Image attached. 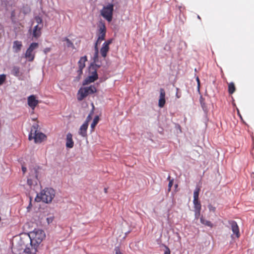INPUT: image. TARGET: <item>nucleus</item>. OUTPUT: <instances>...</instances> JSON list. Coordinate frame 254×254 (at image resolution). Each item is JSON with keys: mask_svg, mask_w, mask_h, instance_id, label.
<instances>
[{"mask_svg": "<svg viewBox=\"0 0 254 254\" xmlns=\"http://www.w3.org/2000/svg\"><path fill=\"white\" fill-rule=\"evenodd\" d=\"M26 168L25 167L22 166V171L23 173L24 174L26 172Z\"/></svg>", "mask_w": 254, "mask_h": 254, "instance_id": "ea45409f", "label": "nucleus"}, {"mask_svg": "<svg viewBox=\"0 0 254 254\" xmlns=\"http://www.w3.org/2000/svg\"><path fill=\"white\" fill-rule=\"evenodd\" d=\"M98 78V74L96 70H94L91 73V75L88 76L84 80L83 84H86L93 82Z\"/></svg>", "mask_w": 254, "mask_h": 254, "instance_id": "9b49d317", "label": "nucleus"}, {"mask_svg": "<svg viewBox=\"0 0 254 254\" xmlns=\"http://www.w3.org/2000/svg\"><path fill=\"white\" fill-rule=\"evenodd\" d=\"M208 208L210 211L214 212L216 210V208L213 206L211 204L208 205Z\"/></svg>", "mask_w": 254, "mask_h": 254, "instance_id": "473e14b6", "label": "nucleus"}, {"mask_svg": "<svg viewBox=\"0 0 254 254\" xmlns=\"http://www.w3.org/2000/svg\"><path fill=\"white\" fill-rule=\"evenodd\" d=\"M55 196V191L52 188H45L40 193L37 194L35 200L37 202L42 201L44 202L49 203L52 202Z\"/></svg>", "mask_w": 254, "mask_h": 254, "instance_id": "7ed1b4c3", "label": "nucleus"}, {"mask_svg": "<svg viewBox=\"0 0 254 254\" xmlns=\"http://www.w3.org/2000/svg\"><path fill=\"white\" fill-rule=\"evenodd\" d=\"M74 145V142L72 140V135L70 133H68L66 138V147L71 148Z\"/></svg>", "mask_w": 254, "mask_h": 254, "instance_id": "dca6fc26", "label": "nucleus"}, {"mask_svg": "<svg viewBox=\"0 0 254 254\" xmlns=\"http://www.w3.org/2000/svg\"><path fill=\"white\" fill-rule=\"evenodd\" d=\"M195 218L198 219L200 215V211H194Z\"/></svg>", "mask_w": 254, "mask_h": 254, "instance_id": "72a5a7b5", "label": "nucleus"}, {"mask_svg": "<svg viewBox=\"0 0 254 254\" xmlns=\"http://www.w3.org/2000/svg\"><path fill=\"white\" fill-rule=\"evenodd\" d=\"M46 235L44 231L40 229H35L30 233L28 237L26 238V242L30 243L31 247L36 248L42 242Z\"/></svg>", "mask_w": 254, "mask_h": 254, "instance_id": "f03ea898", "label": "nucleus"}, {"mask_svg": "<svg viewBox=\"0 0 254 254\" xmlns=\"http://www.w3.org/2000/svg\"><path fill=\"white\" fill-rule=\"evenodd\" d=\"M63 41H65L66 42V46L67 47H70L72 49H74L75 47L73 45V43L67 37H65L63 39Z\"/></svg>", "mask_w": 254, "mask_h": 254, "instance_id": "393cba45", "label": "nucleus"}, {"mask_svg": "<svg viewBox=\"0 0 254 254\" xmlns=\"http://www.w3.org/2000/svg\"><path fill=\"white\" fill-rule=\"evenodd\" d=\"M229 223L231 226V230L237 238H239L240 236L239 226L235 221H230Z\"/></svg>", "mask_w": 254, "mask_h": 254, "instance_id": "ddd939ff", "label": "nucleus"}, {"mask_svg": "<svg viewBox=\"0 0 254 254\" xmlns=\"http://www.w3.org/2000/svg\"><path fill=\"white\" fill-rule=\"evenodd\" d=\"M93 61L95 63H96L98 61V53L95 52L94 57H93Z\"/></svg>", "mask_w": 254, "mask_h": 254, "instance_id": "c756f323", "label": "nucleus"}, {"mask_svg": "<svg viewBox=\"0 0 254 254\" xmlns=\"http://www.w3.org/2000/svg\"><path fill=\"white\" fill-rule=\"evenodd\" d=\"M83 68H78V69L77 70V72L78 73V74L79 75L82 74V70H83Z\"/></svg>", "mask_w": 254, "mask_h": 254, "instance_id": "58836bf2", "label": "nucleus"}, {"mask_svg": "<svg viewBox=\"0 0 254 254\" xmlns=\"http://www.w3.org/2000/svg\"><path fill=\"white\" fill-rule=\"evenodd\" d=\"M177 91H178L179 90V88H177ZM176 97H177V98H180V97H181V96H180V95H179L178 92L176 93Z\"/></svg>", "mask_w": 254, "mask_h": 254, "instance_id": "79ce46f5", "label": "nucleus"}, {"mask_svg": "<svg viewBox=\"0 0 254 254\" xmlns=\"http://www.w3.org/2000/svg\"><path fill=\"white\" fill-rule=\"evenodd\" d=\"M43 27L41 25H35L33 29L31 27L28 32L32 35L33 38L38 39L41 36Z\"/></svg>", "mask_w": 254, "mask_h": 254, "instance_id": "6e6552de", "label": "nucleus"}, {"mask_svg": "<svg viewBox=\"0 0 254 254\" xmlns=\"http://www.w3.org/2000/svg\"><path fill=\"white\" fill-rule=\"evenodd\" d=\"M100 44V43H97V41L96 42V43L95 44V46H94L95 52L98 53V45Z\"/></svg>", "mask_w": 254, "mask_h": 254, "instance_id": "f704fd0d", "label": "nucleus"}, {"mask_svg": "<svg viewBox=\"0 0 254 254\" xmlns=\"http://www.w3.org/2000/svg\"><path fill=\"white\" fill-rule=\"evenodd\" d=\"M22 45L21 41H15L13 42V49L15 53L19 52L22 48Z\"/></svg>", "mask_w": 254, "mask_h": 254, "instance_id": "f3484780", "label": "nucleus"}, {"mask_svg": "<svg viewBox=\"0 0 254 254\" xmlns=\"http://www.w3.org/2000/svg\"><path fill=\"white\" fill-rule=\"evenodd\" d=\"M165 91L163 88L160 89V96L158 102V106L160 108H163L166 103L165 100Z\"/></svg>", "mask_w": 254, "mask_h": 254, "instance_id": "f8f14e48", "label": "nucleus"}, {"mask_svg": "<svg viewBox=\"0 0 254 254\" xmlns=\"http://www.w3.org/2000/svg\"><path fill=\"white\" fill-rule=\"evenodd\" d=\"M200 221L202 224L205 226L210 227L211 228L213 227V224H212V223L210 221L205 219V218L203 216H201L200 217Z\"/></svg>", "mask_w": 254, "mask_h": 254, "instance_id": "aec40b11", "label": "nucleus"}, {"mask_svg": "<svg viewBox=\"0 0 254 254\" xmlns=\"http://www.w3.org/2000/svg\"><path fill=\"white\" fill-rule=\"evenodd\" d=\"M112 40L109 39L103 43L102 47L100 50L101 54L103 58H105L106 57L107 53L109 51V45L112 43Z\"/></svg>", "mask_w": 254, "mask_h": 254, "instance_id": "1a4fd4ad", "label": "nucleus"}, {"mask_svg": "<svg viewBox=\"0 0 254 254\" xmlns=\"http://www.w3.org/2000/svg\"><path fill=\"white\" fill-rule=\"evenodd\" d=\"M99 121V118L98 116H96L94 120H93V122L92 123L91 125V131H94V128L95 127V126L97 125L98 122Z\"/></svg>", "mask_w": 254, "mask_h": 254, "instance_id": "b1692460", "label": "nucleus"}, {"mask_svg": "<svg viewBox=\"0 0 254 254\" xmlns=\"http://www.w3.org/2000/svg\"><path fill=\"white\" fill-rule=\"evenodd\" d=\"M236 90L235 85L234 82L228 83V92L230 94H232Z\"/></svg>", "mask_w": 254, "mask_h": 254, "instance_id": "412c9836", "label": "nucleus"}, {"mask_svg": "<svg viewBox=\"0 0 254 254\" xmlns=\"http://www.w3.org/2000/svg\"><path fill=\"white\" fill-rule=\"evenodd\" d=\"M6 80V75L4 74L0 75V85H2Z\"/></svg>", "mask_w": 254, "mask_h": 254, "instance_id": "c85d7f7f", "label": "nucleus"}, {"mask_svg": "<svg viewBox=\"0 0 254 254\" xmlns=\"http://www.w3.org/2000/svg\"><path fill=\"white\" fill-rule=\"evenodd\" d=\"M91 114L89 115L86 118V121L84 123H87L88 125V123L91 120Z\"/></svg>", "mask_w": 254, "mask_h": 254, "instance_id": "c9c22d12", "label": "nucleus"}, {"mask_svg": "<svg viewBox=\"0 0 254 254\" xmlns=\"http://www.w3.org/2000/svg\"><path fill=\"white\" fill-rule=\"evenodd\" d=\"M96 88L94 85L88 87H81L78 91L77 100L79 101L83 100L88 95L96 92Z\"/></svg>", "mask_w": 254, "mask_h": 254, "instance_id": "39448f33", "label": "nucleus"}, {"mask_svg": "<svg viewBox=\"0 0 254 254\" xmlns=\"http://www.w3.org/2000/svg\"><path fill=\"white\" fill-rule=\"evenodd\" d=\"M194 211H201V205L199 200H193Z\"/></svg>", "mask_w": 254, "mask_h": 254, "instance_id": "5701e85b", "label": "nucleus"}, {"mask_svg": "<svg viewBox=\"0 0 254 254\" xmlns=\"http://www.w3.org/2000/svg\"><path fill=\"white\" fill-rule=\"evenodd\" d=\"M196 80H197V83H198V86L199 87V85H200V82H199V80L198 77H197Z\"/></svg>", "mask_w": 254, "mask_h": 254, "instance_id": "37998d69", "label": "nucleus"}, {"mask_svg": "<svg viewBox=\"0 0 254 254\" xmlns=\"http://www.w3.org/2000/svg\"><path fill=\"white\" fill-rule=\"evenodd\" d=\"M28 105L34 110L36 106L38 104L39 101L36 99L34 95H30L28 97Z\"/></svg>", "mask_w": 254, "mask_h": 254, "instance_id": "4468645a", "label": "nucleus"}, {"mask_svg": "<svg viewBox=\"0 0 254 254\" xmlns=\"http://www.w3.org/2000/svg\"><path fill=\"white\" fill-rule=\"evenodd\" d=\"M199 100H200V103L201 104V106L202 107L205 106L204 99L202 96H200Z\"/></svg>", "mask_w": 254, "mask_h": 254, "instance_id": "2f4dec72", "label": "nucleus"}, {"mask_svg": "<svg viewBox=\"0 0 254 254\" xmlns=\"http://www.w3.org/2000/svg\"><path fill=\"white\" fill-rule=\"evenodd\" d=\"M25 57L28 59V60L30 62H32L34 60L35 58V53L34 52L31 51L28 49H27L25 54Z\"/></svg>", "mask_w": 254, "mask_h": 254, "instance_id": "a211bd4d", "label": "nucleus"}, {"mask_svg": "<svg viewBox=\"0 0 254 254\" xmlns=\"http://www.w3.org/2000/svg\"><path fill=\"white\" fill-rule=\"evenodd\" d=\"M34 20H35L36 22L37 23L36 25H39V26L41 25L42 27H43V19L41 17H40L39 16H36L34 17Z\"/></svg>", "mask_w": 254, "mask_h": 254, "instance_id": "a878e982", "label": "nucleus"}, {"mask_svg": "<svg viewBox=\"0 0 254 254\" xmlns=\"http://www.w3.org/2000/svg\"><path fill=\"white\" fill-rule=\"evenodd\" d=\"M38 178L39 171L37 170L34 169L31 171L27 181V185L30 188H32L37 185V182L39 180Z\"/></svg>", "mask_w": 254, "mask_h": 254, "instance_id": "0eeeda50", "label": "nucleus"}, {"mask_svg": "<svg viewBox=\"0 0 254 254\" xmlns=\"http://www.w3.org/2000/svg\"><path fill=\"white\" fill-rule=\"evenodd\" d=\"M96 66H98V67H100V65H97V64H96Z\"/></svg>", "mask_w": 254, "mask_h": 254, "instance_id": "49530a36", "label": "nucleus"}, {"mask_svg": "<svg viewBox=\"0 0 254 254\" xmlns=\"http://www.w3.org/2000/svg\"><path fill=\"white\" fill-rule=\"evenodd\" d=\"M116 254H122L119 249L116 250Z\"/></svg>", "mask_w": 254, "mask_h": 254, "instance_id": "a19ab883", "label": "nucleus"}, {"mask_svg": "<svg viewBox=\"0 0 254 254\" xmlns=\"http://www.w3.org/2000/svg\"><path fill=\"white\" fill-rule=\"evenodd\" d=\"M174 180L172 179L171 180H170L169 184H168V191H170L171 190V188L173 184Z\"/></svg>", "mask_w": 254, "mask_h": 254, "instance_id": "7c9ffc66", "label": "nucleus"}, {"mask_svg": "<svg viewBox=\"0 0 254 254\" xmlns=\"http://www.w3.org/2000/svg\"><path fill=\"white\" fill-rule=\"evenodd\" d=\"M87 60V57L86 56L82 57L78 62V68H84L85 66V63Z\"/></svg>", "mask_w": 254, "mask_h": 254, "instance_id": "6ab92c4d", "label": "nucleus"}, {"mask_svg": "<svg viewBox=\"0 0 254 254\" xmlns=\"http://www.w3.org/2000/svg\"><path fill=\"white\" fill-rule=\"evenodd\" d=\"M106 27L104 24H102L99 28L98 33V39L97 40V43H100L105 38L106 35Z\"/></svg>", "mask_w": 254, "mask_h": 254, "instance_id": "9d476101", "label": "nucleus"}, {"mask_svg": "<svg viewBox=\"0 0 254 254\" xmlns=\"http://www.w3.org/2000/svg\"><path fill=\"white\" fill-rule=\"evenodd\" d=\"M11 73L15 76H18L19 73V67L18 66H14L11 70Z\"/></svg>", "mask_w": 254, "mask_h": 254, "instance_id": "cd10ccee", "label": "nucleus"}, {"mask_svg": "<svg viewBox=\"0 0 254 254\" xmlns=\"http://www.w3.org/2000/svg\"><path fill=\"white\" fill-rule=\"evenodd\" d=\"M31 201H30V204H29V206H31Z\"/></svg>", "mask_w": 254, "mask_h": 254, "instance_id": "de8ad7c7", "label": "nucleus"}, {"mask_svg": "<svg viewBox=\"0 0 254 254\" xmlns=\"http://www.w3.org/2000/svg\"><path fill=\"white\" fill-rule=\"evenodd\" d=\"M38 46L39 45L37 43H32L30 44V45L27 49L33 52L34 50L38 48Z\"/></svg>", "mask_w": 254, "mask_h": 254, "instance_id": "bb28decb", "label": "nucleus"}, {"mask_svg": "<svg viewBox=\"0 0 254 254\" xmlns=\"http://www.w3.org/2000/svg\"><path fill=\"white\" fill-rule=\"evenodd\" d=\"M170 178H171V177H170V176H169L168 177L167 179H168V180H169V181H170V180H170Z\"/></svg>", "mask_w": 254, "mask_h": 254, "instance_id": "a18cd8bd", "label": "nucleus"}, {"mask_svg": "<svg viewBox=\"0 0 254 254\" xmlns=\"http://www.w3.org/2000/svg\"><path fill=\"white\" fill-rule=\"evenodd\" d=\"M29 243L26 242V238H21L15 246H13L12 251L14 254H36L37 250L36 248L28 247Z\"/></svg>", "mask_w": 254, "mask_h": 254, "instance_id": "f257e3e1", "label": "nucleus"}, {"mask_svg": "<svg viewBox=\"0 0 254 254\" xmlns=\"http://www.w3.org/2000/svg\"><path fill=\"white\" fill-rule=\"evenodd\" d=\"M114 6L113 3H109L106 6H104L101 10V15L109 22L113 19Z\"/></svg>", "mask_w": 254, "mask_h": 254, "instance_id": "423d86ee", "label": "nucleus"}, {"mask_svg": "<svg viewBox=\"0 0 254 254\" xmlns=\"http://www.w3.org/2000/svg\"><path fill=\"white\" fill-rule=\"evenodd\" d=\"M107 191H108V189L107 188H105L104 189V192L105 193H107Z\"/></svg>", "mask_w": 254, "mask_h": 254, "instance_id": "c03bdc74", "label": "nucleus"}, {"mask_svg": "<svg viewBox=\"0 0 254 254\" xmlns=\"http://www.w3.org/2000/svg\"><path fill=\"white\" fill-rule=\"evenodd\" d=\"M39 125L36 124L31 127L29 135V139H34L36 143H41L46 138V136L43 133L38 131Z\"/></svg>", "mask_w": 254, "mask_h": 254, "instance_id": "20e7f679", "label": "nucleus"}, {"mask_svg": "<svg viewBox=\"0 0 254 254\" xmlns=\"http://www.w3.org/2000/svg\"><path fill=\"white\" fill-rule=\"evenodd\" d=\"M51 50V49L50 48H46L45 49H44V53L45 54H47L48 53L50 52Z\"/></svg>", "mask_w": 254, "mask_h": 254, "instance_id": "e433bc0d", "label": "nucleus"}, {"mask_svg": "<svg viewBox=\"0 0 254 254\" xmlns=\"http://www.w3.org/2000/svg\"><path fill=\"white\" fill-rule=\"evenodd\" d=\"M200 190V188L199 187H197L195 188L193 192V200L194 201L199 200V193Z\"/></svg>", "mask_w": 254, "mask_h": 254, "instance_id": "4be33fe9", "label": "nucleus"}, {"mask_svg": "<svg viewBox=\"0 0 254 254\" xmlns=\"http://www.w3.org/2000/svg\"><path fill=\"white\" fill-rule=\"evenodd\" d=\"M164 254H170V251L168 247H166V251Z\"/></svg>", "mask_w": 254, "mask_h": 254, "instance_id": "4c0bfd02", "label": "nucleus"}, {"mask_svg": "<svg viewBox=\"0 0 254 254\" xmlns=\"http://www.w3.org/2000/svg\"><path fill=\"white\" fill-rule=\"evenodd\" d=\"M88 125L87 123H84L80 127L78 133L80 135L83 137H87V130Z\"/></svg>", "mask_w": 254, "mask_h": 254, "instance_id": "2eb2a0df", "label": "nucleus"}, {"mask_svg": "<svg viewBox=\"0 0 254 254\" xmlns=\"http://www.w3.org/2000/svg\"><path fill=\"white\" fill-rule=\"evenodd\" d=\"M198 18L199 19H200V17H199V15L198 16Z\"/></svg>", "mask_w": 254, "mask_h": 254, "instance_id": "09e8293b", "label": "nucleus"}]
</instances>
